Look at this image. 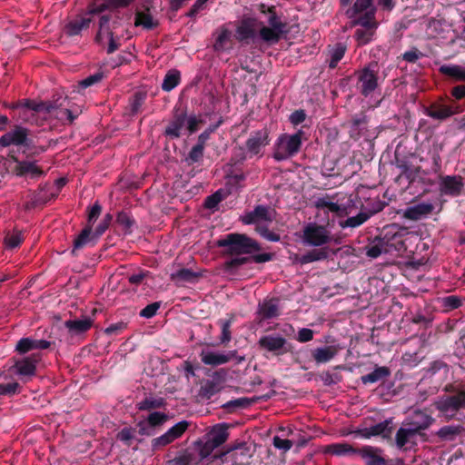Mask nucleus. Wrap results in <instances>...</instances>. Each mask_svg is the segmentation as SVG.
<instances>
[{"mask_svg": "<svg viewBox=\"0 0 465 465\" xmlns=\"http://www.w3.org/2000/svg\"><path fill=\"white\" fill-rule=\"evenodd\" d=\"M21 107L24 110V117L28 119V113L32 116L42 118L44 120L57 119L61 122L72 123L80 114L78 108L71 109L63 107L62 104L55 105L50 103H37L35 101H26L21 105L13 106V108Z\"/></svg>", "mask_w": 465, "mask_h": 465, "instance_id": "nucleus-1", "label": "nucleus"}, {"mask_svg": "<svg viewBox=\"0 0 465 465\" xmlns=\"http://www.w3.org/2000/svg\"><path fill=\"white\" fill-rule=\"evenodd\" d=\"M223 248L224 252L231 255L250 254L260 250L256 241L241 233H229L216 242Z\"/></svg>", "mask_w": 465, "mask_h": 465, "instance_id": "nucleus-2", "label": "nucleus"}, {"mask_svg": "<svg viewBox=\"0 0 465 465\" xmlns=\"http://www.w3.org/2000/svg\"><path fill=\"white\" fill-rule=\"evenodd\" d=\"M302 131L293 134H283L279 136L275 143L273 158L283 161L295 155L302 146Z\"/></svg>", "mask_w": 465, "mask_h": 465, "instance_id": "nucleus-3", "label": "nucleus"}, {"mask_svg": "<svg viewBox=\"0 0 465 465\" xmlns=\"http://www.w3.org/2000/svg\"><path fill=\"white\" fill-rule=\"evenodd\" d=\"M361 25L363 28L357 29L354 34V37L359 45H365L369 44L378 27V23L373 20V10L369 12L367 15L359 16L358 18L351 21V26Z\"/></svg>", "mask_w": 465, "mask_h": 465, "instance_id": "nucleus-4", "label": "nucleus"}, {"mask_svg": "<svg viewBox=\"0 0 465 465\" xmlns=\"http://www.w3.org/2000/svg\"><path fill=\"white\" fill-rule=\"evenodd\" d=\"M331 240V232L325 226L309 223L303 227L302 241L305 245L322 246L329 243Z\"/></svg>", "mask_w": 465, "mask_h": 465, "instance_id": "nucleus-5", "label": "nucleus"}, {"mask_svg": "<svg viewBox=\"0 0 465 465\" xmlns=\"http://www.w3.org/2000/svg\"><path fill=\"white\" fill-rule=\"evenodd\" d=\"M403 245L401 237L397 234L389 236L386 233L382 238L376 239L374 243L367 247L366 254L368 257L375 259L382 253H391L400 251Z\"/></svg>", "mask_w": 465, "mask_h": 465, "instance_id": "nucleus-6", "label": "nucleus"}, {"mask_svg": "<svg viewBox=\"0 0 465 465\" xmlns=\"http://www.w3.org/2000/svg\"><path fill=\"white\" fill-rule=\"evenodd\" d=\"M376 67V64H369L357 73V88L365 97L371 95L379 85L378 71Z\"/></svg>", "mask_w": 465, "mask_h": 465, "instance_id": "nucleus-7", "label": "nucleus"}, {"mask_svg": "<svg viewBox=\"0 0 465 465\" xmlns=\"http://www.w3.org/2000/svg\"><path fill=\"white\" fill-rule=\"evenodd\" d=\"M425 441L424 438L418 431L409 426L406 422H402L395 434V445L398 449L410 450L418 444V440Z\"/></svg>", "mask_w": 465, "mask_h": 465, "instance_id": "nucleus-8", "label": "nucleus"}, {"mask_svg": "<svg viewBox=\"0 0 465 465\" xmlns=\"http://www.w3.org/2000/svg\"><path fill=\"white\" fill-rule=\"evenodd\" d=\"M39 359V354H33L32 356L25 357L21 360L15 361L13 365L9 366L6 370L0 373V377L6 378V371L10 374H15L22 378L32 377L35 374L36 363Z\"/></svg>", "mask_w": 465, "mask_h": 465, "instance_id": "nucleus-9", "label": "nucleus"}, {"mask_svg": "<svg viewBox=\"0 0 465 465\" xmlns=\"http://www.w3.org/2000/svg\"><path fill=\"white\" fill-rule=\"evenodd\" d=\"M270 143L269 131L261 129L251 134L245 143L247 153L250 157L262 154V149Z\"/></svg>", "mask_w": 465, "mask_h": 465, "instance_id": "nucleus-10", "label": "nucleus"}, {"mask_svg": "<svg viewBox=\"0 0 465 465\" xmlns=\"http://www.w3.org/2000/svg\"><path fill=\"white\" fill-rule=\"evenodd\" d=\"M463 178L460 175L440 176L439 180V190L443 195L458 196L463 190Z\"/></svg>", "mask_w": 465, "mask_h": 465, "instance_id": "nucleus-11", "label": "nucleus"}, {"mask_svg": "<svg viewBox=\"0 0 465 465\" xmlns=\"http://www.w3.org/2000/svg\"><path fill=\"white\" fill-rule=\"evenodd\" d=\"M392 430L393 420L392 418H390L373 426L356 431V433L365 439H369L373 436H381L382 439L390 440L391 438Z\"/></svg>", "mask_w": 465, "mask_h": 465, "instance_id": "nucleus-12", "label": "nucleus"}, {"mask_svg": "<svg viewBox=\"0 0 465 465\" xmlns=\"http://www.w3.org/2000/svg\"><path fill=\"white\" fill-rule=\"evenodd\" d=\"M404 422L424 438H427L425 430L431 426L434 422V419L424 411H415L411 416L405 419Z\"/></svg>", "mask_w": 465, "mask_h": 465, "instance_id": "nucleus-13", "label": "nucleus"}, {"mask_svg": "<svg viewBox=\"0 0 465 465\" xmlns=\"http://www.w3.org/2000/svg\"><path fill=\"white\" fill-rule=\"evenodd\" d=\"M110 18L109 16L103 15L100 18L99 22V30L96 35V41L100 43L101 45H104L105 43H108L107 46V53L112 54L118 48V44L114 40L113 36V33L109 31L108 25H109Z\"/></svg>", "mask_w": 465, "mask_h": 465, "instance_id": "nucleus-14", "label": "nucleus"}, {"mask_svg": "<svg viewBox=\"0 0 465 465\" xmlns=\"http://www.w3.org/2000/svg\"><path fill=\"white\" fill-rule=\"evenodd\" d=\"M201 361L206 365L217 366L227 363L236 357V351L219 352L211 350H203L200 353Z\"/></svg>", "mask_w": 465, "mask_h": 465, "instance_id": "nucleus-15", "label": "nucleus"}, {"mask_svg": "<svg viewBox=\"0 0 465 465\" xmlns=\"http://www.w3.org/2000/svg\"><path fill=\"white\" fill-rule=\"evenodd\" d=\"M465 408V391H460L456 394L441 398L437 402V409L442 412L458 411Z\"/></svg>", "mask_w": 465, "mask_h": 465, "instance_id": "nucleus-16", "label": "nucleus"}, {"mask_svg": "<svg viewBox=\"0 0 465 465\" xmlns=\"http://www.w3.org/2000/svg\"><path fill=\"white\" fill-rule=\"evenodd\" d=\"M287 341L280 335H265L260 338L259 346L270 352L276 355H281L286 352L285 345Z\"/></svg>", "mask_w": 465, "mask_h": 465, "instance_id": "nucleus-17", "label": "nucleus"}, {"mask_svg": "<svg viewBox=\"0 0 465 465\" xmlns=\"http://www.w3.org/2000/svg\"><path fill=\"white\" fill-rule=\"evenodd\" d=\"M341 350L340 344L317 347L312 351V357L317 364H323L334 359Z\"/></svg>", "mask_w": 465, "mask_h": 465, "instance_id": "nucleus-18", "label": "nucleus"}, {"mask_svg": "<svg viewBox=\"0 0 465 465\" xmlns=\"http://www.w3.org/2000/svg\"><path fill=\"white\" fill-rule=\"evenodd\" d=\"M168 416L164 413L154 411L151 413L146 420L138 423L139 430L142 435H153L154 428L166 422Z\"/></svg>", "mask_w": 465, "mask_h": 465, "instance_id": "nucleus-19", "label": "nucleus"}, {"mask_svg": "<svg viewBox=\"0 0 465 465\" xmlns=\"http://www.w3.org/2000/svg\"><path fill=\"white\" fill-rule=\"evenodd\" d=\"M28 135L26 128L15 126L13 130L7 132L0 137L1 146L22 145L25 143Z\"/></svg>", "mask_w": 465, "mask_h": 465, "instance_id": "nucleus-20", "label": "nucleus"}, {"mask_svg": "<svg viewBox=\"0 0 465 465\" xmlns=\"http://www.w3.org/2000/svg\"><path fill=\"white\" fill-rule=\"evenodd\" d=\"M434 210L431 203H420L415 205L407 207L403 211V218L411 221H419L430 215Z\"/></svg>", "mask_w": 465, "mask_h": 465, "instance_id": "nucleus-21", "label": "nucleus"}, {"mask_svg": "<svg viewBox=\"0 0 465 465\" xmlns=\"http://www.w3.org/2000/svg\"><path fill=\"white\" fill-rule=\"evenodd\" d=\"M14 172L17 176H28L36 178L43 175L44 172L35 161H17Z\"/></svg>", "mask_w": 465, "mask_h": 465, "instance_id": "nucleus-22", "label": "nucleus"}, {"mask_svg": "<svg viewBox=\"0 0 465 465\" xmlns=\"http://www.w3.org/2000/svg\"><path fill=\"white\" fill-rule=\"evenodd\" d=\"M372 1L373 0H356L353 5L346 11V15L352 21L373 10V20H375L376 8L372 5Z\"/></svg>", "mask_w": 465, "mask_h": 465, "instance_id": "nucleus-23", "label": "nucleus"}, {"mask_svg": "<svg viewBox=\"0 0 465 465\" xmlns=\"http://www.w3.org/2000/svg\"><path fill=\"white\" fill-rule=\"evenodd\" d=\"M50 346L45 340H34L32 338H22L15 345V351L19 354H25L34 350H45Z\"/></svg>", "mask_w": 465, "mask_h": 465, "instance_id": "nucleus-24", "label": "nucleus"}, {"mask_svg": "<svg viewBox=\"0 0 465 465\" xmlns=\"http://www.w3.org/2000/svg\"><path fill=\"white\" fill-rule=\"evenodd\" d=\"M360 455L367 465H386L385 460L381 456V450L376 447L365 446L359 449Z\"/></svg>", "mask_w": 465, "mask_h": 465, "instance_id": "nucleus-25", "label": "nucleus"}, {"mask_svg": "<svg viewBox=\"0 0 465 465\" xmlns=\"http://www.w3.org/2000/svg\"><path fill=\"white\" fill-rule=\"evenodd\" d=\"M358 450L347 442H336L323 447L324 454L335 456H349L358 454Z\"/></svg>", "mask_w": 465, "mask_h": 465, "instance_id": "nucleus-26", "label": "nucleus"}, {"mask_svg": "<svg viewBox=\"0 0 465 465\" xmlns=\"http://www.w3.org/2000/svg\"><path fill=\"white\" fill-rule=\"evenodd\" d=\"M258 314L262 320L272 319L279 315L277 299H268L259 303Z\"/></svg>", "mask_w": 465, "mask_h": 465, "instance_id": "nucleus-27", "label": "nucleus"}, {"mask_svg": "<svg viewBox=\"0 0 465 465\" xmlns=\"http://www.w3.org/2000/svg\"><path fill=\"white\" fill-rule=\"evenodd\" d=\"M227 430L226 424H217L207 433L206 439H209L214 444V447L218 448L227 440L229 435Z\"/></svg>", "mask_w": 465, "mask_h": 465, "instance_id": "nucleus-28", "label": "nucleus"}, {"mask_svg": "<svg viewBox=\"0 0 465 465\" xmlns=\"http://www.w3.org/2000/svg\"><path fill=\"white\" fill-rule=\"evenodd\" d=\"M328 254L329 252L327 248L314 249L305 254L297 255L295 257V262L302 265L307 264L310 262L325 260L328 258Z\"/></svg>", "mask_w": 465, "mask_h": 465, "instance_id": "nucleus-29", "label": "nucleus"}, {"mask_svg": "<svg viewBox=\"0 0 465 465\" xmlns=\"http://www.w3.org/2000/svg\"><path fill=\"white\" fill-rule=\"evenodd\" d=\"M450 372L449 366L442 361H433L427 369L429 377H437V381H444L448 379Z\"/></svg>", "mask_w": 465, "mask_h": 465, "instance_id": "nucleus-30", "label": "nucleus"}, {"mask_svg": "<svg viewBox=\"0 0 465 465\" xmlns=\"http://www.w3.org/2000/svg\"><path fill=\"white\" fill-rule=\"evenodd\" d=\"M439 71L455 81L465 82V64H443Z\"/></svg>", "mask_w": 465, "mask_h": 465, "instance_id": "nucleus-31", "label": "nucleus"}, {"mask_svg": "<svg viewBox=\"0 0 465 465\" xmlns=\"http://www.w3.org/2000/svg\"><path fill=\"white\" fill-rule=\"evenodd\" d=\"M134 0H110L107 4H94L89 6L87 15L100 14L106 9L125 7L129 5Z\"/></svg>", "mask_w": 465, "mask_h": 465, "instance_id": "nucleus-32", "label": "nucleus"}, {"mask_svg": "<svg viewBox=\"0 0 465 465\" xmlns=\"http://www.w3.org/2000/svg\"><path fill=\"white\" fill-rule=\"evenodd\" d=\"M91 21V18L88 16L71 21L65 25L64 32L71 36L77 35L82 30L89 27Z\"/></svg>", "mask_w": 465, "mask_h": 465, "instance_id": "nucleus-33", "label": "nucleus"}, {"mask_svg": "<svg viewBox=\"0 0 465 465\" xmlns=\"http://www.w3.org/2000/svg\"><path fill=\"white\" fill-rule=\"evenodd\" d=\"M215 42L213 48L215 51H223L227 48L231 40L232 33L225 27H221L215 32Z\"/></svg>", "mask_w": 465, "mask_h": 465, "instance_id": "nucleus-34", "label": "nucleus"}, {"mask_svg": "<svg viewBox=\"0 0 465 465\" xmlns=\"http://www.w3.org/2000/svg\"><path fill=\"white\" fill-rule=\"evenodd\" d=\"M93 321L88 317H84L77 320L66 321L64 325L69 331L75 333L86 331L92 327Z\"/></svg>", "mask_w": 465, "mask_h": 465, "instance_id": "nucleus-35", "label": "nucleus"}, {"mask_svg": "<svg viewBox=\"0 0 465 465\" xmlns=\"http://www.w3.org/2000/svg\"><path fill=\"white\" fill-rule=\"evenodd\" d=\"M203 124V119L195 115H191L183 119H176V131L178 130L179 125L185 124L189 134H193L200 128ZM177 136L178 134L176 133V137Z\"/></svg>", "mask_w": 465, "mask_h": 465, "instance_id": "nucleus-36", "label": "nucleus"}, {"mask_svg": "<svg viewBox=\"0 0 465 465\" xmlns=\"http://www.w3.org/2000/svg\"><path fill=\"white\" fill-rule=\"evenodd\" d=\"M390 375V371L387 367H378L373 371L361 377V381L364 384L377 382Z\"/></svg>", "mask_w": 465, "mask_h": 465, "instance_id": "nucleus-37", "label": "nucleus"}, {"mask_svg": "<svg viewBox=\"0 0 465 465\" xmlns=\"http://www.w3.org/2000/svg\"><path fill=\"white\" fill-rule=\"evenodd\" d=\"M454 112L450 107L445 105L433 106L428 110L427 114L437 120H444L451 116Z\"/></svg>", "mask_w": 465, "mask_h": 465, "instance_id": "nucleus-38", "label": "nucleus"}, {"mask_svg": "<svg viewBox=\"0 0 465 465\" xmlns=\"http://www.w3.org/2000/svg\"><path fill=\"white\" fill-rule=\"evenodd\" d=\"M253 215L255 216L257 223L260 222H271L274 218V211L270 207L258 205L253 210Z\"/></svg>", "mask_w": 465, "mask_h": 465, "instance_id": "nucleus-39", "label": "nucleus"}, {"mask_svg": "<svg viewBox=\"0 0 465 465\" xmlns=\"http://www.w3.org/2000/svg\"><path fill=\"white\" fill-rule=\"evenodd\" d=\"M461 430H462L460 426L448 425L440 428L437 431V435L442 440H452L461 432Z\"/></svg>", "mask_w": 465, "mask_h": 465, "instance_id": "nucleus-40", "label": "nucleus"}, {"mask_svg": "<svg viewBox=\"0 0 465 465\" xmlns=\"http://www.w3.org/2000/svg\"><path fill=\"white\" fill-rule=\"evenodd\" d=\"M282 34L283 33L278 32L277 30L271 28L269 26H262L260 29L261 38L267 43H277L280 40Z\"/></svg>", "mask_w": 465, "mask_h": 465, "instance_id": "nucleus-41", "label": "nucleus"}, {"mask_svg": "<svg viewBox=\"0 0 465 465\" xmlns=\"http://www.w3.org/2000/svg\"><path fill=\"white\" fill-rule=\"evenodd\" d=\"M268 24L269 27L277 30L278 32L285 33L286 32V24L282 23L280 17L275 14V12L272 8H268Z\"/></svg>", "mask_w": 465, "mask_h": 465, "instance_id": "nucleus-42", "label": "nucleus"}, {"mask_svg": "<svg viewBox=\"0 0 465 465\" xmlns=\"http://www.w3.org/2000/svg\"><path fill=\"white\" fill-rule=\"evenodd\" d=\"M370 218V215L366 213H360L356 216L349 217L343 223H341V227L355 228L361 225Z\"/></svg>", "mask_w": 465, "mask_h": 465, "instance_id": "nucleus-43", "label": "nucleus"}, {"mask_svg": "<svg viewBox=\"0 0 465 465\" xmlns=\"http://www.w3.org/2000/svg\"><path fill=\"white\" fill-rule=\"evenodd\" d=\"M134 24L136 26H143L146 29H151L155 25V23L152 15L148 13L143 12H138L136 14Z\"/></svg>", "mask_w": 465, "mask_h": 465, "instance_id": "nucleus-44", "label": "nucleus"}, {"mask_svg": "<svg viewBox=\"0 0 465 465\" xmlns=\"http://www.w3.org/2000/svg\"><path fill=\"white\" fill-rule=\"evenodd\" d=\"M103 78H104V74L102 72H97L92 75H89L88 77L84 78V80H82L78 83V85H77L78 91H80L82 89L88 88V87L101 82Z\"/></svg>", "mask_w": 465, "mask_h": 465, "instance_id": "nucleus-45", "label": "nucleus"}, {"mask_svg": "<svg viewBox=\"0 0 465 465\" xmlns=\"http://www.w3.org/2000/svg\"><path fill=\"white\" fill-rule=\"evenodd\" d=\"M24 241V237L21 232L19 231H14L10 233H8L5 238V245L8 248H16L21 244V242Z\"/></svg>", "mask_w": 465, "mask_h": 465, "instance_id": "nucleus-46", "label": "nucleus"}, {"mask_svg": "<svg viewBox=\"0 0 465 465\" xmlns=\"http://www.w3.org/2000/svg\"><path fill=\"white\" fill-rule=\"evenodd\" d=\"M345 54V46L341 44H339L335 46V48L331 53V61L329 66L331 68H335L338 63L341 60Z\"/></svg>", "mask_w": 465, "mask_h": 465, "instance_id": "nucleus-47", "label": "nucleus"}, {"mask_svg": "<svg viewBox=\"0 0 465 465\" xmlns=\"http://www.w3.org/2000/svg\"><path fill=\"white\" fill-rule=\"evenodd\" d=\"M315 206L318 209H326L327 211L331 213H339L341 210V206L338 203L330 202L323 197L318 198L315 201Z\"/></svg>", "mask_w": 465, "mask_h": 465, "instance_id": "nucleus-48", "label": "nucleus"}, {"mask_svg": "<svg viewBox=\"0 0 465 465\" xmlns=\"http://www.w3.org/2000/svg\"><path fill=\"white\" fill-rule=\"evenodd\" d=\"M204 147L203 145L195 144L188 153L185 161L189 163H194L199 162L203 156Z\"/></svg>", "mask_w": 465, "mask_h": 465, "instance_id": "nucleus-49", "label": "nucleus"}, {"mask_svg": "<svg viewBox=\"0 0 465 465\" xmlns=\"http://www.w3.org/2000/svg\"><path fill=\"white\" fill-rule=\"evenodd\" d=\"M216 448L209 439H206L204 442H198V451L202 459L209 457Z\"/></svg>", "mask_w": 465, "mask_h": 465, "instance_id": "nucleus-50", "label": "nucleus"}, {"mask_svg": "<svg viewBox=\"0 0 465 465\" xmlns=\"http://www.w3.org/2000/svg\"><path fill=\"white\" fill-rule=\"evenodd\" d=\"M174 440V426L171 427L167 432L161 437L153 440V447L164 446Z\"/></svg>", "mask_w": 465, "mask_h": 465, "instance_id": "nucleus-51", "label": "nucleus"}, {"mask_svg": "<svg viewBox=\"0 0 465 465\" xmlns=\"http://www.w3.org/2000/svg\"><path fill=\"white\" fill-rule=\"evenodd\" d=\"M91 226H87L82 231V232L74 240L73 252H74L76 249L82 248L84 245L87 243V242L89 241V235L91 233Z\"/></svg>", "mask_w": 465, "mask_h": 465, "instance_id": "nucleus-52", "label": "nucleus"}, {"mask_svg": "<svg viewBox=\"0 0 465 465\" xmlns=\"http://www.w3.org/2000/svg\"><path fill=\"white\" fill-rule=\"evenodd\" d=\"M253 35V30L246 23H242L236 30V37L239 41H244Z\"/></svg>", "mask_w": 465, "mask_h": 465, "instance_id": "nucleus-53", "label": "nucleus"}, {"mask_svg": "<svg viewBox=\"0 0 465 465\" xmlns=\"http://www.w3.org/2000/svg\"><path fill=\"white\" fill-rule=\"evenodd\" d=\"M220 324L222 327V334L220 337L221 343H227L231 341V338H232L231 331H230V328L232 325V321L230 319L229 320H221Z\"/></svg>", "mask_w": 465, "mask_h": 465, "instance_id": "nucleus-54", "label": "nucleus"}, {"mask_svg": "<svg viewBox=\"0 0 465 465\" xmlns=\"http://www.w3.org/2000/svg\"><path fill=\"white\" fill-rule=\"evenodd\" d=\"M163 405V399H145L143 401L138 403V409L139 410H151L159 408Z\"/></svg>", "mask_w": 465, "mask_h": 465, "instance_id": "nucleus-55", "label": "nucleus"}, {"mask_svg": "<svg viewBox=\"0 0 465 465\" xmlns=\"http://www.w3.org/2000/svg\"><path fill=\"white\" fill-rule=\"evenodd\" d=\"M19 384L17 382H9L6 384H0V395H14L18 392Z\"/></svg>", "mask_w": 465, "mask_h": 465, "instance_id": "nucleus-56", "label": "nucleus"}, {"mask_svg": "<svg viewBox=\"0 0 465 465\" xmlns=\"http://www.w3.org/2000/svg\"><path fill=\"white\" fill-rule=\"evenodd\" d=\"M442 305L448 310H453L461 305V301L459 297L450 295L442 299Z\"/></svg>", "mask_w": 465, "mask_h": 465, "instance_id": "nucleus-57", "label": "nucleus"}, {"mask_svg": "<svg viewBox=\"0 0 465 465\" xmlns=\"http://www.w3.org/2000/svg\"><path fill=\"white\" fill-rule=\"evenodd\" d=\"M293 443L291 440L282 439L279 436L273 437V446L276 449L288 451L292 447Z\"/></svg>", "mask_w": 465, "mask_h": 465, "instance_id": "nucleus-58", "label": "nucleus"}, {"mask_svg": "<svg viewBox=\"0 0 465 465\" xmlns=\"http://www.w3.org/2000/svg\"><path fill=\"white\" fill-rule=\"evenodd\" d=\"M314 331L309 328H302L297 333L296 340L299 342L304 343L313 339Z\"/></svg>", "mask_w": 465, "mask_h": 465, "instance_id": "nucleus-59", "label": "nucleus"}, {"mask_svg": "<svg viewBox=\"0 0 465 465\" xmlns=\"http://www.w3.org/2000/svg\"><path fill=\"white\" fill-rule=\"evenodd\" d=\"M222 200V193L220 192H216L205 199L204 205L208 209H214Z\"/></svg>", "mask_w": 465, "mask_h": 465, "instance_id": "nucleus-60", "label": "nucleus"}, {"mask_svg": "<svg viewBox=\"0 0 465 465\" xmlns=\"http://www.w3.org/2000/svg\"><path fill=\"white\" fill-rule=\"evenodd\" d=\"M160 305L158 302H153L144 307L140 312V316L149 319L154 316L159 309Z\"/></svg>", "mask_w": 465, "mask_h": 465, "instance_id": "nucleus-61", "label": "nucleus"}, {"mask_svg": "<svg viewBox=\"0 0 465 465\" xmlns=\"http://www.w3.org/2000/svg\"><path fill=\"white\" fill-rule=\"evenodd\" d=\"M162 87L165 91H171L174 88V71L170 70L166 74Z\"/></svg>", "mask_w": 465, "mask_h": 465, "instance_id": "nucleus-62", "label": "nucleus"}, {"mask_svg": "<svg viewBox=\"0 0 465 465\" xmlns=\"http://www.w3.org/2000/svg\"><path fill=\"white\" fill-rule=\"evenodd\" d=\"M257 232L265 239L271 241V242H277L279 241L280 237L275 234L274 232H272L268 230V228L264 226H257L256 228Z\"/></svg>", "mask_w": 465, "mask_h": 465, "instance_id": "nucleus-63", "label": "nucleus"}, {"mask_svg": "<svg viewBox=\"0 0 465 465\" xmlns=\"http://www.w3.org/2000/svg\"><path fill=\"white\" fill-rule=\"evenodd\" d=\"M306 118L304 110H296L290 115V122L293 125L302 124Z\"/></svg>", "mask_w": 465, "mask_h": 465, "instance_id": "nucleus-64", "label": "nucleus"}]
</instances>
